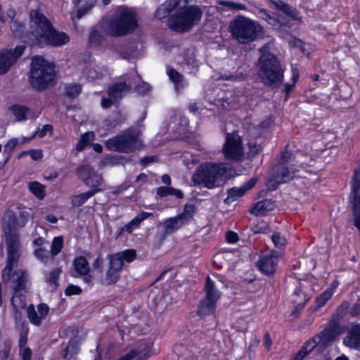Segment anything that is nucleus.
Instances as JSON below:
<instances>
[{
	"label": "nucleus",
	"mask_w": 360,
	"mask_h": 360,
	"mask_svg": "<svg viewBox=\"0 0 360 360\" xmlns=\"http://www.w3.org/2000/svg\"><path fill=\"white\" fill-rule=\"evenodd\" d=\"M261 56L258 61V75L262 82L268 86L278 87L283 82L284 69L278 58L267 51L266 47L259 49Z\"/></svg>",
	"instance_id": "1"
},
{
	"label": "nucleus",
	"mask_w": 360,
	"mask_h": 360,
	"mask_svg": "<svg viewBox=\"0 0 360 360\" xmlns=\"http://www.w3.org/2000/svg\"><path fill=\"white\" fill-rule=\"evenodd\" d=\"M97 26L105 34L119 37L134 32L137 22L133 13L127 9H122L113 17L103 18Z\"/></svg>",
	"instance_id": "2"
},
{
	"label": "nucleus",
	"mask_w": 360,
	"mask_h": 360,
	"mask_svg": "<svg viewBox=\"0 0 360 360\" xmlns=\"http://www.w3.org/2000/svg\"><path fill=\"white\" fill-rule=\"evenodd\" d=\"M227 171L224 163L207 162L196 169L192 179L195 185L212 189L223 185Z\"/></svg>",
	"instance_id": "3"
},
{
	"label": "nucleus",
	"mask_w": 360,
	"mask_h": 360,
	"mask_svg": "<svg viewBox=\"0 0 360 360\" xmlns=\"http://www.w3.org/2000/svg\"><path fill=\"white\" fill-rule=\"evenodd\" d=\"M229 30L233 39L240 44H248L264 37L263 27L256 21L238 16L231 21Z\"/></svg>",
	"instance_id": "4"
},
{
	"label": "nucleus",
	"mask_w": 360,
	"mask_h": 360,
	"mask_svg": "<svg viewBox=\"0 0 360 360\" xmlns=\"http://www.w3.org/2000/svg\"><path fill=\"white\" fill-rule=\"evenodd\" d=\"M16 224L15 215H8L4 220L3 230L7 251L6 266H17L22 254V246Z\"/></svg>",
	"instance_id": "5"
},
{
	"label": "nucleus",
	"mask_w": 360,
	"mask_h": 360,
	"mask_svg": "<svg viewBox=\"0 0 360 360\" xmlns=\"http://www.w3.org/2000/svg\"><path fill=\"white\" fill-rule=\"evenodd\" d=\"M51 25L50 21L39 11L32 10L30 13L29 30L22 35L20 33L17 34L32 46L40 44L41 38L49 31ZM23 27L21 24L14 22L11 30L15 33L20 32Z\"/></svg>",
	"instance_id": "6"
},
{
	"label": "nucleus",
	"mask_w": 360,
	"mask_h": 360,
	"mask_svg": "<svg viewBox=\"0 0 360 360\" xmlns=\"http://www.w3.org/2000/svg\"><path fill=\"white\" fill-rule=\"evenodd\" d=\"M141 132L135 127H129L118 135L105 141V146L111 151L131 153L141 148Z\"/></svg>",
	"instance_id": "7"
},
{
	"label": "nucleus",
	"mask_w": 360,
	"mask_h": 360,
	"mask_svg": "<svg viewBox=\"0 0 360 360\" xmlns=\"http://www.w3.org/2000/svg\"><path fill=\"white\" fill-rule=\"evenodd\" d=\"M202 11L198 6H179L178 11L169 20V27L174 31L186 32L190 31L201 20Z\"/></svg>",
	"instance_id": "8"
},
{
	"label": "nucleus",
	"mask_w": 360,
	"mask_h": 360,
	"mask_svg": "<svg viewBox=\"0 0 360 360\" xmlns=\"http://www.w3.org/2000/svg\"><path fill=\"white\" fill-rule=\"evenodd\" d=\"M55 78L54 66L42 56H34L32 60L30 84L37 91H42L53 85Z\"/></svg>",
	"instance_id": "9"
},
{
	"label": "nucleus",
	"mask_w": 360,
	"mask_h": 360,
	"mask_svg": "<svg viewBox=\"0 0 360 360\" xmlns=\"http://www.w3.org/2000/svg\"><path fill=\"white\" fill-rule=\"evenodd\" d=\"M136 258V251L134 249L118 252L109 255V267L106 271L105 283L112 285L115 283L120 278V271L125 266L126 264H130Z\"/></svg>",
	"instance_id": "10"
},
{
	"label": "nucleus",
	"mask_w": 360,
	"mask_h": 360,
	"mask_svg": "<svg viewBox=\"0 0 360 360\" xmlns=\"http://www.w3.org/2000/svg\"><path fill=\"white\" fill-rule=\"evenodd\" d=\"M15 266H5L1 271V280L13 290H25L28 283V274L23 269H15Z\"/></svg>",
	"instance_id": "11"
},
{
	"label": "nucleus",
	"mask_w": 360,
	"mask_h": 360,
	"mask_svg": "<svg viewBox=\"0 0 360 360\" xmlns=\"http://www.w3.org/2000/svg\"><path fill=\"white\" fill-rule=\"evenodd\" d=\"M141 79L140 75L137 72H134L126 75L124 81L115 83L109 87L108 94L110 97H112L115 101H119L123 97L124 94L128 93L131 89L134 83L138 82Z\"/></svg>",
	"instance_id": "12"
},
{
	"label": "nucleus",
	"mask_w": 360,
	"mask_h": 360,
	"mask_svg": "<svg viewBox=\"0 0 360 360\" xmlns=\"http://www.w3.org/2000/svg\"><path fill=\"white\" fill-rule=\"evenodd\" d=\"M223 153L227 159L238 160L243 156V147L240 137L236 132L227 134Z\"/></svg>",
	"instance_id": "13"
},
{
	"label": "nucleus",
	"mask_w": 360,
	"mask_h": 360,
	"mask_svg": "<svg viewBox=\"0 0 360 360\" xmlns=\"http://www.w3.org/2000/svg\"><path fill=\"white\" fill-rule=\"evenodd\" d=\"M354 224L360 231V169H356L351 182Z\"/></svg>",
	"instance_id": "14"
},
{
	"label": "nucleus",
	"mask_w": 360,
	"mask_h": 360,
	"mask_svg": "<svg viewBox=\"0 0 360 360\" xmlns=\"http://www.w3.org/2000/svg\"><path fill=\"white\" fill-rule=\"evenodd\" d=\"M78 177L91 189H103L100 188L103 179L101 174L95 172L91 167L85 165L77 169Z\"/></svg>",
	"instance_id": "15"
},
{
	"label": "nucleus",
	"mask_w": 360,
	"mask_h": 360,
	"mask_svg": "<svg viewBox=\"0 0 360 360\" xmlns=\"http://www.w3.org/2000/svg\"><path fill=\"white\" fill-rule=\"evenodd\" d=\"M70 41L69 36L63 32L56 30L53 25L49 29V31L41 38L39 46L49 45L53 47L63 46Z\"/></svg>",
	"instance_id": "16"
},
{
	"label": "nucleus",
	"mask_w": 360,
	"mask_h": 360,
	"mask_svg": "<svg viewBox=\"0 0 360 360\" xmlns=\"http://www.w3.org/2000/svg\"><path fill=\"white\" fill-rule=\"evenodd\" d=\"M25 49V46H17L14 50L0 52V74H5L13 63L20 58Z\"/></svg>",
	"instance_id": "17"
},
{
	"label": "nucleus",
	"mask_w": 360,
	"mask_h": 360,
	"mask_svg": "<svg viewBox=\"0 0 360 360\" xmlns=\"http://www.w3.org/2000/svg\"><path fill=\"white\" fill-rule=\"evenodd\" d=\"M49 312V307L45 303H41L37 305V311L34 306L31 304L27 307V317L31 323L39 326L42 320L45 319Z\"/></svg>",
	"instance_id": "18"
},
{
	"label": "nucleus",
	"mask_w": 360,
	"mask_h": 360,
	"mask_svg": "<svg viewBox=\"0 0 360 360\" xmlns=\"http://www.w3.org/2000/svg\"><path fill=\"white\" fill-rule=\"evenodd\" d=\"M150 343L141 342L136 347L121 356L120 360H146L150 356Z\"/></svg>",
	"instance_id": "19"
},
{
	"label": "nucleus",
	"mask_w": 360,
	"mask_h": 360,
	"mask_svg": "<svg viewBox=\"0 0 360 360\" xmlns=\"http://www.w3.org/2000/svg\"><path fill=\"white\" fill-rule=\"evenodd\" d=\"M73 268L76 274H72L74 277L82 276L83 281L87 284H91L93 277L89 274V265L84 257L80 256L73 260Z\"/></svg>",
	"instance_id": "20"
},
{
	"label": "nucleus",
	"mask_w": 360,
	"mask_h": 360,
	"mask_svg": "<svg viewBox=\"0 0 360 360\" xmlns=\"http://www.w3.org/2000/svg\"><path fill=\"white\" fill-rule=\"evenodd\" d=\"M278 263V257L274 253L263 255L256 263L259 270L271 276L274 274Z\"/></svg>",
	"instance_id": "21"
},
{
	"label": "nucleus",
	"mask_w": 360,
	"mask_h": 360,
	"mask_svg": "<svg viewBox=\"0 0 360 360\" xmlns=\"http://www.w3.org/2000/svg\"><path fill=\"white\" fill-rule=\"evenodd\" d=\"M188 0H167L162 4L155 11V17L160 20L169 16L171 13L179 6L188 4Z\"/></svg>",
	"instance_id": "22"
},
{
	"label": "nucleus",
	"mask_w": 360,
	"mask_h": 360,
	"mask_svg": "<svg viewBox=\"0 0 360 360\" xmlns=\"http://www.w3.org/2000/svg\"><path fill=\"white\" fill-rule=\"evenodd\" d=\"M342 333L338 323L335 321L330 322L329 324L321 333L320 341L324 345H328L334 341L335 338Z\"/></svg>",
	"instance_id": "23"
},
{
	"label": "nucleus",
	"mask_w": 360,
	"mask_h": 360,
	"mask_svg": "<svg viewBox=\"0 0 360 360\" xmlns=\"http://www.w3.org/2000/svg\"><path fill=\"white\" fill-rule=\"evenodd\" d=\"M293 172H290L285 165L279 164L276 167V176L275 180H270L269 184L273 183L272 189H276L278 184L286 182L287 181L291 179Z\"/></svg>",
	"instance_id": "24"
},
{
	"label": "nucleus",
	"mask_w": 360,
	"mask_h": 360,
	"mask_svg": "<svg viewBox=\"0 0 360 360\" xmlns=\"http://www.w3.org/2000/svg\"><path fill=\"white\" fill-rule=\"evenodd\" d=\"M343 343L351 348L360 350V324L353 326L348 335L344 338Z\"/></svg>",
	"instance_id": "25"
},
{
	"label": "nucleus",
	"mask_w": 360,
	"mask_h": 360,
	"mask_svg": "<svg viewBox=\"0 0 360 360\" xmlns=\"http://www.w3.org/2000/svg\"><path fill=\"white\" fill-rule=\"evenodd\" d=\"M274 207V202L271 199H266L255 203L250 212L256 216H263L267 212L273 210Z\"/></svg>",
	"instance_id": "26"
},
{
	"label": "nucleus",
	"mask_w": 360,
	"mask_h": 360,
	"mask_svg": "<svg viewBox=\"0 0 360 360\" xmlns=\"http://www.w3.org/2000/svg\"><path fill=\"white\" fill-rule=\"evenodd\" d=\"M62 272V267H57L51 271L44 272V281L51 288V290H56L59 286L58 279Z\"/></svg>",
	"instance_id": "27"
},
{
	"label": "nucleus",
	"mask_w": 360,
	"mask_h": 360,
	"mask_svg": "<svg viewBox=\"0 0 360 360\" xmlns=\"http://www.w3.org/2000/svg\"><path fill=\"white\" fill-rule=\"evenodd\" d=\"M151 216H153V213L151 212H141L128 224L122 227L121 232L126 231L131 233L135 229H137L140 226L143 221Z\"/></svg>",
	"instance_id": "28"
},
{
	"label": "nucleus",
	"mask_w": 360,
	"mask_h": 360,
	"mask_svg": "<svg viewBox=\"0 0 360 360\" xmlns=\"http://www.w3.org/2000/svg\"><path fill=\"white\" fill-rule=\"evenodd\" d=\"M34 257L45 266H51L56 263V257L51 251L39 248L34 251Z\"/></svg>",
	"instance_id": "29"
},
{
	"label": "nucleus",
	"mask_w": 360,
	"mask_h": 360,
	"mask_svg": "<svg viewBox=\"0 0 360 360\" xmlns=\"http://www.w3.org/2000/svg\"><path fill=\"white\" fill-rule=\"evenodd\" d=\"M205 297L208 300H212L217 302L221 297V292L216 288L214 283L209 276L206 278L205 285L204 288Z\"/></svg>",
	"instance_id": "30"
},
{
	"label": "nucleus",
	"mask_w": 360,
	"mask_h": 360,
	"mask_svg": "<svg viewBox=\"0 0 360 360\" xmlns=\"http://www.w3.org/2000/svg\"><path fill=\"white\" fill-rule=\"evenodd\" d=\"M186 224L184 221L181 219L178 215L175 217L167 219L164 222L165 233L171 234Z\"/></svg>",
	"instance_id": "31"
},
{
	"label": "nucleus",
	"mask_w": 360,
	"mask_h": 360,
	"mask_svg": "<svg viewBox=\"0 0 360 360\" xmlns=\"http://www.w3.org/2000/svg\"><path fill=\"white\" fill-rule=\"evenodd\" d=\"M78 345L76 340H71L68 343L62 344L60 351V355L64 359H70L78 352Z\"/></svg>",
	"instance_id": "32"
},
{
	"label": "nucleus",
	"mask_w": 360,
	"mask_h": 360,
	"mask_svg": "<svg viewBox=\"0 0 360 360\" xmlns=\"http://www.w3.org/2000/svg\"><path fill=\"white\" fill-rule=\"evenodd\" d=\"M167 75L169 79L173 82L176 91L183 89L186 85L183 75L176 70L173 68L169 69L167 70Z\"/></svg>",
	"instance_id": "33"
},
{
	"label": "nucleus",
	"mask_w": 360,
	"mask_h": 360,
	"mask_svg": "<svg viewBox=\"0 0 360 360\" xmlns=\"http://www.w3.org/2000/svg\"><path fill=\"white\" fill-rule=\"evenodd\" d=\"M216 301L204 297L198 307V314L205 316L213 313L216 309Z\"/></svg>",
	"instance_id": "34"
},
{
	"label": "nucleus",
	"mask_w": 360,
	"mask_h": 360,
	"mask_svg": "<svg viewBox=\"0 0 360 360\" xmlns=\"http://www.w3.org/2000/svg\"><path fill=\"white\" fill-rule=\"evenodd\" d=\"M99 191H101V189H91L87 192L73 195L71 198L72 204L75 207H79L83 205L89 198Z\"/></svg>",
	"instance_id": "35"
},
{
	"label": "nucleus",
	"mask_w": 360,
	"mask_h": 360,
	"mask_svg": "<svg viewBox=\"0 0 360 360\" xmlns=\"http://www.w3.org/2000/svg\"><path fill=\"white\" fill-rule=\"evenodd\" d=\"M22 290H13L11 304L13 309L24 310L26 307L25 296L21 292Z\"/></svg>",
	"instance_id": "36"
},
{
	"label": "nucleus",
	"mask_w": 360,
	"mask_h": 360,
	"mask_svg": "<svg viewBox=\"0 0 360 360\" xmlns=\"http://www.w3.org/2000/svg\"><path fill=\"white\" fill-rule=\"evenodd\" d=\"M333 94L339 98L345 100L351 96L352 89L347 84L341 82L334 88Z\"/></svg>",
	"instance_id": "37"
},
{
	"label": "nucleus",
	"mask_w": 360,
	"mask_h": 360,
	"mask_svg": "<svg viewBox=\"0 0 360 360\" xmlns=\"http://www.w3.org/2000/svg\"><path fill=\"white\" fill-rule=\"evenodd\" d=\"M156 193L160 198H165L168 195H174L178 198L184 197L183 193L179 190L169 186H160L156 189Z\"/></svg>",
	"instance_id": "38"
},
{
	"label": "nucleus",
	"mask_w": 360,
	"mask_h": 360,
	"mask_svg": "<svg viewBox=\"0 0 360 360\" xmlns=\"http://www.w3.org/2000/svg\"><path fill=\"white\" fill-rule=\"evenodd\" d=\"M245 193V188L241 187H233L228 190L227 198L224 200L226 204H230L231 202L236 200L239 198L242 197Z\"/></svg>",
	"instance_id": "39"
},
{
	"label": "nucleus",
	"mask_w": 360,
	"mask_h": 360,
	"mask_svg": "<svg viewBox=\"0 0 360 360\" xmlns=\"http://www.w3.org/2000/svg\"><path fill=\"white\" fill-rule=\"evenodd\" d=\"M119 55L123 59L129 60L134 58L137 55V46L134 44H129L119 51Z\"/></svg>",
	"instance_id": "40"
},
{
	"label": "nucleus",
	"mask_w": 360,
	"mask_h": 360,
	"mask_svg": "<svg viewBox=\"0 0 360 360\" xmlns=\"http://www.w3.org/2000/svg\"><path fill=\"white\" fill-rule=\"evenodd\" d=\"M94 132H86L82 134L76 144V150L80 152L83 150L85 147L89 143V142L94 139Z\"/></svg>",
	"instance_id": "41"
},
{
	"label": "nucleus",
	"mask_w": 360,
	"mask_h": 360,
	"mask_svg": "<svg viewBox=\"0 0 360 360\" xmlns=\"http://www.w3.org/2000/svg\"><path fill=\"white\" fill-rule=\"evenodd\" d=\"M335 288L336 286L333 283V286L316 297V309L323 307L330 299Z\"/></svg>",
	"instance_id": "42"
},
{
	"label": "nucleus",
	"mask_w": 360,
	"mask_h": 360,
	"mask_svg": "<svg viewBox=\"0 0 360 360\" xmlns=\"http://www.w3.org/2000/svg\"><path fill=\"white\" fill-rule=\"evenodd\" d=\"M29 189L39 199H43L45 196L44 186L37 181L30 182Z\"/></svg>",
	"instance_id": "43"
},
{
	"label": "nucleus",
	"mask_w": 360,
	"mask_h": 360,
	"mask_svg": "<svg viewBox=\"0 0 360 360\" xmlns=\"http://www.w3.org/2000/svg\"><path fill=\"white\" fill-rule=\"evenodd\" d=\"M20 330V338L18 341V345L20 349L26 348V344L27 342V335H28V327L27 323H22L21 324V328H19Z\"/></svg>",
	"instance_id": "44"
},
{
	"label": "nucleus",
	"mask_w": 360,
	"mask_h": 360,
	"mask_svg": "<svg viewBox=\"0 0 360 360\" xmlns=\"http://www.w3.org/2000/svg\"><path fill=\"white\" fill-rule=\"evenodd\" d=\"M278 7L280 11L290 19L295 20L298 18V13L296 9L292 8L289 5L281 2Z\"/></svg>",
	"instance_id": "45"
},
{
	"label": "nucleus",
	"mask_w": 360,
	"mask_h": 360,
	"mask_svg": "<svg viewBox=\"0 0 360 360\" xmlns=\"http://www.w3.org/2000/svg\"><path fill=\"white\" fill-rule=\"evenodd\" d=\"M194 213L195 207L193 205L186 204L183 212L178 214V216L181 217V219L186 224L192 219Z\"/></svg>",
	"instance_id": "46"
},
{
	"label": "nucleus",
	"mask_w": 360,
	"mask_h": 360,
	"mask_svg": "<svg viewBox=\"0 0 360 360\" xmlns=\"http://www.w3.org/2000/svg\"><path fill=\"white\" fill-rule=\"evenodd\" d=\"M104 40V36L97 30L93 29L89 37V41L93 46L100 45Z\"/></svg>",
	"instance_id": "47"
},
{
	"label": "nucleus",
	"mask_w": 360,
	"mask_h": 360,
	"mask_svg": "<svg viewBox=\"0 0 360 360\" xmlns=\"http://www.w3.org/2000/svg\"><path fill=\"white\" fill-rule=\"evenodd\" d=\"M81 86L79 84H70L65 86V94L69 98L77 97L81 93Z\"/></svg>",
	"instance_id": "48"
},
{
	"label": "nucleus",
	"mask_w": 360,
	"mask_h": 360,
	"mask_svg": "<svg viewBox=\"0 0 360 360\" xmlns=\"http://www.w3.org/2000/svg\"><path fill=\"white\" fill-rule=\"evenodd\" d=\"M11 110L18 121L24 120L26 117L27 112L29 111L28 108L19 105H13Z\"/></svg>",
	"instance_id": "49"
},
{
	"label": "nucleus",
	"mask_w": 360,
	"mask_h": 360,
	"mask_svg": "<svg viewBox=\"0 0 360 360\" xmlns=\"http://www.w3.org/2000/svg\"><path fill=\"white\" fill-rule=\"evenodd\" d=\"M63 248V238L62 236L55 237L51 246L52 255L56 257Z\"/></svg>",
	"instance_id": "50"
},
{
	"label": "nucleus",
	"mask_w": 360,
	"mask_h": 360,
	"mask_svg": "<svg viewBox=\"0 0 360 360\" xmlns=\"http://www.w3.org/2000/svg\"><path fill=\"white\" fill-rule=\"evenodd\" d=\"M126 120V117L120 113H117L116 117L113 119H108L105 121V126L108 129L115 128L117 126L123 123Z\"/></svg>",
	"instance_id": "51"
},
{
	"label": "nucleus",
	"mask_w": 360,
	"mask_h": 360,
	"mask_svg": "<svg viewBox=\"0 0 360 360\" xmlns=\"http://www.w3.org/2000/svg\"><path fill=\"white\" fill-rule=\"evenodd\" d=\"M292 84L286 83L284 85V91L286 93L285 99H287L288 94L291 92L299 78V72L297 68H292Z\"/></svg>",
	"instance_id": "52"
},
{
	"label": "nucleus",
	"mask_w": 360,
	"mask_h": 360,
	"mask_svg": "<svg viewBox=\"0 0 360 360\" xmlns=\"http://www.w3.org/2000/svg\"><path fill=\"white\" fill-rule=\"evenodd\" d=\"M315 349V338L312 337L301 348L300 352L305 357L310 354Z\"/></svg>",
	"instance_id": "53"
},
{
	"label": "nucleus",
	"mask_w": 360,
	"mask_h": 360,
	"mask_svg": "<svg viewBox=\"0 0 360 360\" xmlns=\"http://www.w3.org/2000/svg\"><path fill=\"white\" fill-rule=\"evenodd\" d=\"M139 82H140L139 84L134 87V91L141 96L146 95L150 91L149 84L143 81H141V79Z\"/></svg>",
	"instance_id": "54"
},
{
	"label": "nucleus",
	"mask_w": 360,
	"mask_h": 360,
	"mask_svg": "<svg viewBox=\"0 0 360 360\" xmlns=\"http://www.w3.org/2000/svg\"><path fill=\"white\" fill-rule=\"evenodd\" d=\"M301 294V292L300 290H295L292 295L291 297V302L297 304L296 309L292 311L293 314H296L299 312L300 310L302 309L304 307V303L302 301H298L297 299V297H299Z\"/></svg>",
	"instance_id": "55"
},
{
	"label": "nucleus",
	"mask_w": 360,
	"mask_h": 360,
	"mask_svg": "<svg viewBox=\"0 0 360 360\" xmlns=\"http://www.w3.org/2000/svg\"><path fill=\"white\" fill-rule=\"evenodd\" d=\"M223 5L229 8L230 9L234 10V11H240V10L246 9L245 5L240 4V3L232 1H224Z\"/></svg>",
	"instance_id": "56"
},
{
	"label": "nucleus",
	"mask_w": 360,
	"mask_h": 360,
	"mask_svg": "<svg viewBox=\"0 0 360 360\" xmlns=\"http://www.w3.org/2000/svg\"><path fill=\"white\" fill-rule=\"evenodd\" d=\"M272 241L276 247L281 248L285 243V238L280 233L276 232L271 237Z\"/></svg>",
	"instance_id": "57"
},
{
	"label": "nucleus",
	"mask_w": 360,
	"mask_h": 360,
	"mask_svg": "<svg viewBox=\"0 0 360 360\" xmlns=\"http://www.w3.org/2000/svg\"><path fill=\"white\" fill-rule=\"evenodd\" d=\"M81 292L82 289L79 286L72 284L68 285L66 289L65 290V294L67 296L79 295Z\"/></svg>",
	"instance_id": "58"
},
{
	"label": "nucleus",
	"mask_w": 360,
	"mask_h": 360,
	"mask_svg": "<svg viewBox=\"0 0 360 360\" xmlns=\"http://www.w3.org/2000/svg\"><path fill=\"white\" fill-rule=\"evenodd\" d=\"M18 141L17 139H12L9 140L7 143L4 146V153L10 154L15 147L18 145Z\"/></svg>",
	"instance_id": "59"
},
{
	"label": "nucleus",
	"mask_w": 360,
	"mask_h": 360,
	"mask_svg": "<svg viewBox=\"0 0 360 360\" xmlns=\"http://www.w3.org/2000/svg\"><path fill=\"white\" fill-rule=\"evenodd\" d=\"M11 347L5 345L4 348L0 349V360H12L10 357Z\"/></svg>",
	"instance_id": "60"
},
{
	"label": "nucleus",
	"mask_w": 360,
	"mask_h": 360,
	"mask_svg": "<svg viewBox=\"0 0 360 360\" xmlns=\"http://www.w3.org/2000/svg\"><path fill=\"white\" fill-rule=\"evenodd\" d=\"M20 356L22 360H31L32 356V352L29 347L20 349Z\"/></svg>",
	"instance_id": "61"
},
{
	"label": "nucleus",
	"mask_w": 360,
	"mask_h": 360,
	"mask_svg": "<svg viewBox=\"0 0 360 360\" xmlns=\"http://www.w3.org/2000/svg\"><path fill=\"white\" fill-rule=\"evenodd\" d=\"M93 1L91 0V2L86 4V6L82 8H80L77 12V17L78 19H80L84 15L86 14L88 11L93 6Z\"/></svg>",
	"instance_id": "62"
},
{
	"label": "nucleus",
	"mask_w": 360,
	"mask_h": 360,
	"mask_svg": "<svg viewBox=\"0 0 360 360\" xmlns=\"http://www.w3.org/2000/svg\"><path fill=\"white\" fill-rule=\"evenodd\" d=\"M250 152L252 155H257L262 150L261 146L255 141H250L248 143Z\"/></svg>",
	"instance_id": "63"
},
{
	"label": "nucleus",
	"mask_w": 360,
	"mask_h": 360,
	"mask_svg": "<svg viewBox=\"0 0 360 360\" xmlns=\"http://www.w3.org/2000/svg\"><path fill=\"white\" fill-rule=\"evenodd\" d=\"M52 130L53 127L51 124H45L42 127L41 129H39L36 131V134L39 137L42 138L46 136L49 131H51Z\"/></svg>",
	"instance_id": "64"
}]
</instances>
